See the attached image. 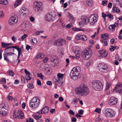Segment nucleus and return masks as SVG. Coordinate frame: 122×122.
Masks as SVG:
<instances>
[{
	"label": "nucleus",
	"mask_w": 122,
	"mask_h": 122,
	"mask_svg": "<svg viewBox=\"0 0 122 122\" xmlns=\"http://www.w3.org/2000/svg\"><path fill=\"white\" fill-rule=\"evenodd\" d=\"M12 48H15L16 50H17L18 51L19 50V47L18 46H11Z\"/></svg>",
	"instance_id": "13d9d810"
},
{
	"label": "nucleus",
	"mask_w": 122,
	"mask_h": 122,
	"mask_svg": "<svg viewBox=\"0 0 122 122\" xmlns=\"http://www.w3.org/2000/svg\"><path fill=\"white\" fill-rule=\"evenodd\" d=\"M30 89H32L34 88V86L32 84H29L27 86Z\"/></svg>",
	"instance_id": "5fc2aeb1"
},
{
	"label": "nucleus",
	"mask_w": 122,
	"mask_h": 122,
	"mask_svg": "<svg viewBox=\"0 0 122 122\" xmlns=\"http://www.w3.org/2000/svg\"><path fill=\"white\" fill-rule=\"evenodd\" d=\"M28 36V35L26 34H25L23 35L21 37V39L22 40H24L25 38Z\"/></svg>",
	"instance_id": "8fccbe9b"
},
{
	"label": "nucleus",
	"mask_w": 122,
	"mask_h": 122,
	"mask_svg": "<svg viewBox=\"0 0 122 122\" xmlns=\"http://www.w3.org/2000/svg\"><path fill=\"white\" fill-rule=\"evenodd\" d=\"M72 29L73 30L75 31H78L81 30V29H79L76 28H72Z\"/></svg>",
	"instance_id": "603ef678"
},
{
	"label": "nucleus",
	"mask_w": 122,
	"mask_h": 122,
	"mask_svg": "<svg viewBox=\"0 0 122 122\" xmlns=\"http://www.w3.org/2000/svg\"><path fill=\"white\" fill-rule=\"evenodd\" d=\"M87 5L89 7H91L93 5V2L91 0H87L86 2Z\"/></svg>",
	"instance_id": "393cba45"
},
{
	"label": "nucleus",
	"mask_w": 122,
	"mask_h": 122,
	"mask_svg": "<svg viewBox=\"0 0 122 122\" xmlns=\"http://www.w3.org/2000/svg\"><path fill=\"white\" fill-rule=\"evenodd\" d=\"M58 58L55 56H52L51 59L50 65L53 67H54L57 66L59 63Z\"/></svg>",
	"instance_id": "0eeeda50"
},
{
	"label": "nucleus",
	"mask_w": 122,
	"mask_h": 122,
	"mask_svg": "<svg viewBox=\"0 0 122 122\" xmlns=\"http://www.w3.org/2000/svg\"><path fill=\"white\" fill-rule=\"evenodd\" d=\"M111 85V83L108 82H107L106 84V87L105 88V90H108L110 88Z\"/></svg>",
	"instance_id": "7c9ffc66"
},
{
	"label": "nucleus",
	"mask_w": 122,
	"mask_h": 122,
	"mask_svg": "<svg viewBox=\"0 0 122 122\" xmlns=\"http://www.w3.org/2000/svg\"><path fill=\"white\" fill-rule=\"evenodd\" d=\"M8 72H9L10 76H13L15 75L14 72L12 71L9 70Z\"/></svg>",
	"instance_id": "e433bc0d"
},
{
	"label": "nucleus",
	"mask_w": 122,
	"mask_h": 122,
	"mask_svg": "<svg viewBox=\"0 0 122 122\" xmlns=\"http://www.w3.org/2000/svg\"><path fill=\"white\" fill-rule=\"evenodd\" d=\"M33 6L34 10L38 11H41L43 8L42 3L41 2H35L34 3Z\"/></svg>",
	"instance_id": "423d86ee"
},
{
	"label": "nucleus",
	"mask_w": 122,
	"mask_h": 122,
	"mask_svg": "<svg viewBox=\"0 0 122 122\" xmlns=\"http://www.w3.org/2000/svg\"><path fill=\"white\" fill-rule=\"evenodd\" d=\"M12 40L14 42H15L17 40L16 37L15 36H13L12 37Z\"/></svg>",
	"instance_id": "4d7b16f0"
},
{
	"label": "nucleus",
	"mask_w": 122,
	"mask_h": 122,
	"mask_svg": "<svg viewBox=\"0 0 122 122\" xmlns=\"http://www.w3.org/2000/svg\"><path fill=\"white\" fill-rule=\"evenodd\" d=\"M108 36V35L107 34H103L102 35L101 38H104V37H107Z\"/></svg>",
	"instance_id": "c03bdc74"
},
{
	"label": "nucleus",
	"mask_w": 122,
	"mask_h": 122,
	"mask_svg": "<svg viewBox=\"0 0 122 122\" xmlns=\"http://www.w3.org/2000/svg\"><path fill=\"white\" fill-rule=\"evenodd\" d=\"M95 111L96 112L98 113H101V109L100 108H97L95 110Z\"/></svg>",
	"instance_id": "a19ab883"
},
{
	"label": "nucleus",
	"mask_w": 122,
	"mask_h": 122,
	"mask_svg": "<svg viewBox=\"0 0 122 122\" xmlns=\"http://www.w3.org/2000/svg\"><path fill=\"white\" fill-rule=\"evenodd\" d=\"M118 48V47L117 46H111L110 47L109 49L111 51H113L115 49H117Z\"/></svg>",
	"instance_id": "c85d7f7f"
},
{
	"label": "nucleus",
	"mask_w": 122,
	"mask_h": 122,
	"mask_svg": "<svg viewBox=\"0 0 122 122\" xmlns=\"http://www.w3.org/2000/svg\"><path fill=\"white\" fill-rule=\"evenodd\" d=\"M11 46L8 47L6 48L4 51V53H7L10 52H14V48H12Z\"/></svg>",
	"instance_id": "6ab92c4d"
},
{
	"label": "nucleus",
	"mask_w": 122,
	"mask_h": 122,
	"mask_svg": "<svg viewBox=\"0 0 122 122\" xmlns=\"http://www.w3.org/2000/svg\"><path fill=\"white\" fill-rule=\"evenodd\" d=\"M57 78L58 79H59V80L61 81V83H62L63 82V81H62V80L63 78V74L59 73L57 74Z\"/></svg>",
	"instance_id": "aec40b11"
},
{
	"label": "nucleus",
	"mask_w": 122,
	"mask_h": 122,
	"mask_svg": "<svg viewBox=\"0 0 122 122\" xmlns=\"http://www.w3.org/2000/svg\"><path fill=\"white\" fill-rule=\"evenodd\" d=\"M116 92L117 93H120L122 95V89L117 90Z\"/></svg>",
	"instance_id": "e2e57ef3"
},
{
	"label": "nucleus",
	"mask_w": 122,
	"mask_h": 122,
	"mask_svg": "<svg viewBox=\"0 0 122 122\" xmlns=\"http://www.w3.org/2000/svg\"><path fill=\"white\" fill-rule=\"evenodd\" d=\"M18 18L15 16H12L10 18L9 22L10 24L13 25L15 24L18 21Z\"/></svg>",
	"instance_id": "9d476101"
},
{
	"label": "nucleus",
	"mask_w": 122,
	"mask_h": 122,
	"mask_svg": "<svg viewBox=\"0 0 122 122\" xmlns=\"http://www.w3.org/2000/svg\"><path fill=\"white\" fill-rule=\"evenodd\" d=\"M24 71L25 73L26 74V76H29L30 75V72L27 71L26 69H25L24 70Z\"/></svg>",
	"instance_id": "a18cd8bd"
},
{
	"label": "nucleus",
	"mask_w": 122,
	"mask_h": 122,
	"mask_svg": "<svg viewBox=\"0 0 122 122\" xmlns=\"http://www.w3.org/2000/svg\"><path fill=\"white\" fill-rule=\"evenodd\" d=\"M78 113L79 115H82L84 113V111L82 110H80L78 112Z\"/></svg>",
	"instance_id": "3c124183"
},
{
	"label": "nucleus",
	"mask_w": 122,
	"mask_h": 122,
	"mask_svg": "<svg viewBox=\"0 0 122 122\" xmlns=\"http://www.w3.org/2000/svg\"><path fill=\"white\" fill-rule=\"evenodd\" d=\"M32 77L29 76H26L25 78L27 80H29L31 79Z\"/></svg>",
	"instance_id": "37998d69"
},
{
	"label": "nucleus",
	"mask_w": 122,
	"mask_h": 122,
	"mask_svg": "<svg viewBox=\"0 0 122 122\" xmlns=\"http://www.w3.org/2000/svg\"><path fill=\"white\" fill-rule=\"evenodd\" d=\"M115 27H116V25L115 24L111 25L109 26V28L110 30H113L114 29H115Z\"/></svg>",
	"instance_id": "c9c22d12"
},
{
	"label": "nucleus",
	"mask_w": 122,
	"mask_h": 122,
	"mask_svg": "<svg viewBox=\"0 0 122 122\" xmlns=\"http://www.w3.org/2000/svg\"><path fill=\"white\" fill-rule=\"evenodd\" d=\"M52 15L48 13L46 15L45 18L46 20L48 21H51L53 20L52 18Z\"/></svg>",
	"instance_id": "a211bd4d"
},
{
	"label": "nucleus",
	"mask_w": 122,
	"mask_h": 122,
	"mask_svg": "<svg viewBox=\"0 0 122 122\" xmlns=\"http://www.w3.org/2000/svg\"><path fill=\"white\" fill-rule=\"evenodd\" d=\"M81 19L83 23L84 24H86L87 23H88V22H87L88 18L86 16H83L81 18Z\"/></svg>",
	"instance_id": "a878e982"
},
{
	"label": "nucleus",
	"mask_w": 122,
	"mask_h": 122,
	"mask_svg": "<svg viewBox=\"0 0 122 122\" xmlns=\"http://www.w3.org/2000/svg\"><path fill=\"white\" fill-rule=\"evenodd\" d=\"M22 0H17L14 4V7L16 8L21 3Z\"/></svg>",
	"instance_id": "bb28decb"
},
{
	"label": "nucleus",
	"mask_w": 122,
	"mask_h": 122,
	"mask_svg": "<svg viewBox=\"0 0 122 122\" xmlns=\"http://www.w3.org/2000/svg\"><path fill=\"white\" fill-rule=\"evenodd\" d=\"M40 102V100L38 97H34L30 102V107L33 108H36L39 106Z\"/></svg>",
	"instance_id": "f03ea898"
},
{
	"label": "nucleus",
	"mask_w": 122,
	"mask_h": 122,
	"mask_svg": "<svg viewBox=\"0 0 122 122\" xmlns=\"http://www.w3.org/2000/svg\"><path fill=\"white\" fill-rule=\"evenodd\" d=\"M4 105L3 104L0 105V114L4 116L6 115L7 112L5 110V108L4 106Z\"/></svg>",
	"instance_id": "f8f14e48"
},
{
	"label": "nucleus",
	"mask_w": 122,
	"mask_h": 122,
	"mask_svg": "<svg viewBox=\"0 0 122 122\" xmlns=\"http://www.w3.org/2000/svg\"><path fill=\"white\" fill-rule=\"evenodd\" d=\"M72 69L74 71H76L79 74H80L81 71V69L79 66H76L73 68Z\"/></svg>",
	"instance_id": "412c9836"
},
{
	"label": "nucleus",
	"mask_w": 122,
	"mask_h": 122,
	"mask_svg": "<svg viewBox=\"0 0 122 122\" xmlns=\"http://www.w3.org/2000/svg\"><path fill=\"white\" fill-rule=\"evenodd\" d=\"M13 99V97H12L10 96H9L8 97V100L10 101H11Z\"/></svg>",
	"instance_id": "864d4df0"
},
{
	"label": "nucleus",
	"mask_w": 122,
	"mask_h": 122,
	"mask_svg": "<svg viewBox=\"0 0 122 122\" xmlns=\"http://www.w3.org/2000/svg\"><path fill=\"white\" fill-rule=\"evenodd\" d=\"M107 17H108L110 19H113V15L109 13L108 15H107Z\"/></svg>",
	"instance_id": "79ce46f5"
},
{
	"label": "nucleus",
	"mask_w": 122,
	"mask_h": 122,
	"mask_svg": "<svg viewBox=\"0 0 122 122\" xmlns=\"http://www.w3.org/2000/svg\"><path fill=\"white\" fill-rule=\"evenodd\" d=\"M49 109V107L47 106L45 107L37 113L39 114H46L48 112Z\"/></svg>",
	"instance_id": "2eb2a0df"
},
{
	"label": "nucleus",
	"mask_w": 122,
	"mask_h": 122,
	"mask_svg": "<svg viewBox=\"0 0 122 122\" xmlns=\"http://www.w3.org/2000/svg\"><path fill=\"white\" fill-rule=\"evenodd\" d=\"M48 58L47 57H46L44 59L43 61L44 63H46L48 60Z\"/></svg>",
	"instance_id": "774afa93"
},
{
	"label": "nucleus",
	"mask_w": 122,
	"mask_h": 122,
	"mask_svg": "<svg viewBox=\"0 0 122 122\" xmlns=\"http://www.w3.org/2000/svg\"><path fill=\"white\" fill-rule=\"evenodd\" d=\"M1 45L3 48H5L8 46V43H5L3 42L2 43Z\"/></svg>",
	"instance_id": "72a5a7b5"
},
{
	"label": "nucleus",
	"mask_w": 122,
	"mask_h": 122,
	"mask_svg": "<svg viewBox=\"0 0 122 122\" xmlns=\"http://www.w3.org/2000/svg\"><path fill=\"white\" fill-rule=\"evenodd\" d=\"M99 52V54L98 55L99 57H105L107 56L108 53L106 51L102 50H100Z\"/></svg>",
	"instance_id": "dca6fc26"
},
{
	"label": "nucleus",
	"mask_w": 122,
	"mask_h": 122,
	"mask_svg": "<svg viewBox=\"0 0 122 122\" xmlns=\"http://www.w3.org/2000/svg\"><path fill=\"white\" fill-rule=\"evenodd\" d=\"M92 53L91 50L90 49H88L82 53V57L84 60L88 59L91 56Z\"/></svg>",
	"instance_id": "20e7f679"
},
{
	"label": "nucleus",
	"mask_w": 122,
	"mask_h": 122,
	"mask_svg": "<svg viewBox=\"0 0 122 122\" xmlns=\"http://www.w3.org/2000/svg\"><path fill=\"white\" fill-rule=\"evenodd\" d=\"M47 84L48 85L51 86L52 85V83L51 81H48L46 82Z\"/></svg>",
	"instance_id": "052dcab7"
},
{
	"label": "nucleus",
	"mask_w": 122,
	"mask_h": 122,
	"mask_svg": "<svg viewBox=\"0 0 122 122\" xmlns=\"http://www.w3.org/2000/svg\"><path fill=\"white\" fill-rule=\"evenodd\" d=\"M92 85L93 89L97 91H101L103 87L102 83L99 80L93 81Z\"/></svg>",
	"instance_id": "7ed1b4c3"
},
{
	"label": "nucleus",
	"mask_w": 122,
	"mask_h": 122,
	"mask_svg": "<svg viewBox=\"0 0 122 122\" xmlns=\"http://www.w3.org/2000/svg\"><path fill=\"white\" fill-rule=\"evenodd\" d=\"M102 16L104 18V20H106V17H107V15L105 14L104 13H102Z\"/></svg>",
	"instance_id": "6e6d98bb"
},
{
	"label": "nucleus",
	"mask_w": 122,
	"mask_h": 122,
	"mask_svg": "<svg viewBox=\"0 0 122 122\" xmlns=\"http://www.w3.org/2000/svg\"><path fill=\"white\" fill-rule=\"evenodd\" d=\"M41 115H36L35 116V118L36 120L37 121L39 119L41 118Z\"/></svg>",
	"instance_id": "4c0bfd02"
},
{
	"label": "nucleus",
	"mask_w": 122,
	"mask_h": 122,
	"mask_svg": "<svg viewBox=\"0 0 122 122\" xmlns=\"http://www.w3.org/2000/svg\"><path fill=\"white\" fill-rule=\"evenodd\" d=\"M0 4L6 5L8 4V2L6 0H0Z\"/></svg>",
	"instance_id": "c756f323"
},
{
	"label": "nucleus",
	"mask_w": 122,
	"mask_h": 122,
	"mask_svg": "<svg viewBox=\"0 0 122 122\" xmlns=\"http://www.w3.org/2000/svg\"><path fill=\"white\" fill-rule=\"evenodd\" d=\"M44 56L45 55L44 53H41L40 54H39L36 57L37 58L42 59L44 57Z\"/></svg>",
	"instance_id": "cd10ccee"
},
{
	"label": "nucleus",
	"mask_w": 122,
	"mask_h": 122,
	"mask_svg": "<svg viewBox=\"0 0 122 122\" xmlns=\"http://www.w3.org/2000/svg\"><path fill=\"white\" fill-rule=\"evenodd\" d=\"M79 51V50H75L74 53L76 54V56L77 59H78L80 57V54L78 53Z\"/></svg>",
	"instance_id": "2f4dec72"
},
{
	"label": "nucleus",
	"mask_w": 122,
	"mask_h": 122,
	"mask_svg": "<svg viewBox=\"0 0 122 122\" xmlns=\"http://www.w3.org/2000/svg\"><path fill=\"white\" fill-rule=\"evenodd\" d=\"M26 49L27 51H28L29 49H32L31 48L30 46L29 45H27L26 47Z\"/></svg>",
	"instance_id": "680f3d73"
},
{
	"label": "nucleus",
	"mask_w": 122,
	"mask_h": 122,
	"mask_svg": "<svg viewBox=\"0 0 122 122\" xmlns=\"http://www.w3.org/2000/svg\"><path fill=\"white\" fill-rule=\"evenodd\" d=\"M98 67H99V70L100 71L103 72H106L107 71V66L104 65L103 66L102 64H98Z\"/></svg>",
	"instance_id": "9b49d317"
},
{
	"label": "nucleus",
	"mask_w": 122,
	"mask_h": 122,
	"mask_svg": "<svg viewBox=\"0 0 122 122\" xmlns=\"http://www.w3.org/2000/svg\"><path fill=\"white\" fill-rule=\"evenodd\" d=\"M82 37L81 35H78L75 37L76 39L77 40H82Z\"/></svg>",
	"instance_id": "473e14b6"
},
{
	"label": "nucleus",
	"mask_w": 122,
	"mask_h": 122,
	"mask_svg": "<svg viewBox=\"0 0 122 122\" xmlns=\"http://www.w3.org/2000/svg\"><path fill=\"white\" fill-rule=\"evenodd\" d=\"M46 73L48 75H50L51 74V71L50 70V69L48 70L47 71Z\"/></svg>",
	"instance_id": "0e129e2a"
},
{
	"label": "nucleus",
	"mask_w": 122,
	"mask_h": 122,
	"mask_svg": "<svg viewBox=\"0 0 122 122\" xmlns=\"http://www.w3.org/2000/svg\"><path fill=\"white\" fill-rule=\"evenodd\" d=\"M117 102V98L114 97H112L110 99L109 103L110 105H112L116 104Z\"/></svg>",
	"instance_id": "4468645a"
},
{
	"label": "nucleus",
	"mask_w": 122,
	"mask_h": 122,
	"mask_svg": "<svg viewBox=\"0 0 122 122\" xmlns=\"http://www.w3.org/2000/svg\"><path fill=\"white\" fill-rule=\"evenodd\" d=\"M76 92L80 93L82 95L86 96L89 94V90L88 87L84 83H81L80 86L75 89Z\"/></svg>",
	"instance_id": "f257e3e1"
},
{
	"label": "nucleus",
	"mask_w": 122,
	"mask_h": 122,
	"mask_svg": "<svg viewBox=\"0 0 122 122\" xmlns=\"http://www.w3.org/2000/svg\"><path fill=\"white\" fill-rule=\"evenodd\" d=\"M71 121L73 122H76V118L73 117L71 118Z\"/></svg>",
	"instance_id": "bf43d9fd"
},
{
	"label": "nucleus",
	"mask_w": 122,
	"mask_h": 122,
	"mask_svg": "<svg viewBox=\"0 0 122 122\" xmlns=\"http://www.w3.org/2000/svg\"><path fill=\"white\" fill-rule=\"evenodd\" d=\"M64 40L62 39H58L55 41L54 43V44L56 45H62L64 44L65 43Z\"/></svg>",
	"instance_id": "ddd939ff"
},
{
	"label": "nucleus",
	"mask_w": 122,
	"mask_h": 122,
	"mask_svg": "<svg viewBox=\"0 0 122 122\" xmlns=\"http://www.w3.org/2000/svg\"><path fill=\"white\" fill-rule=\"evenodd\" d=\"M14 53H11L10 52L7 53H4V60L7 62H9V59L7 58L8 56H11Z\"/></svg>",
	"instance_id": "f3484780"
},
{
	"label": "nucleus",
	"mask_w": 122,
	"mask_h": 122,
	"mask_svg": "<svg viewBox=\"0 0 122 122\" xmlns=\"http://www.w3.org/2000/svg\"><path fill=\"white\" fill-rule=\"evenodd\" d=\"M31 43L33 45L34 44L37 42V40L36 39L34 38V39H32Z\"/></svg>",
	"instance_id": "de8ad7c7"
},
{
	"label": "nucleus",
	"mask_w": 122,
	"mask_h": 122,
	"mask_svg": "<svg viewBox=\"0 0 122 122\" xmlns=\"http://www.w3.org/2000/svg\"><path fill=\"white\" fill-rule=\"evenodd\" d=\"M105 114L106 117L109 118H112L115 115L113 111L108 108L106 109L105 111Z\"/></svg>",
	"instance_id": "6e6552de"
},
{
	"label": "nucleus",
	"mask_w": 122,
	"mask_h": 122,
	"mask_svg": "<svg viewBox=\"0 0 122 122\" xmlns=\"http://www.w3.org/2000/svg\"><path fill=\"white\" fill-rule=\"evenodd\" d=\"M15 113L13 114V116L14 117H17L19 119H23L24 118V116L23 115H21L19 113V114H15Z\"/></svg>",
	"instance_id": "b1692460"
},
{
	"label": "nucleus",
	"mask_w": 122,
	"mask_h": 122,
	"mask_svg": "<svg viewBox=\"0 0 122 122\" xmlns=\"http://www.w3.org/2000/svg\"><path fill=\"white\" fill-rule=\"evenodd\" d=\"M98 17V15L95 14L91 15L88 18L87 22H88L91 24H94L97 21Z\"/></svg>",
	"instance_id": "39448f33"
},
{
	"label": "nucleus",
	"mask_w": 122,
	"mask_h": 122,
	"mask_svg": "<svg viewBox=\"0 0 122 122\" xmlns=\"http://www.w3.org/2000/svg\"><path fill=\"white\" fill-rule=\"evenodd\" d=\"M56 79L57 77L56 76L54 77L53 79V83H55L56 85H58L59 83H61V81L59 80V79H58V81H56Z\"/></svg>",
	"instance_id": "4be33fe9"
},
{
	"label": "nucleus",
	"mask_w": 122,
	"mask_h": 122,
	"mask_svg": "<svg viewBox=\"0 0 122 122\" xmlns=\"http://www.w3.org/2000/svg\"><path fill=\"white\" fill-rule=\"evenodd\" d=\"M107 4V1L106 0H104L102 1V5L103 6H105Z\"/></svg>",
	"instance_id": "09e8293b"
},
{
	"label": "nucleus",
	"mask_w": 122,
	"mask_h": 122,
	"mask_svg": "<svg viewBox=\"0 0 122 122\" xmlns=\"http://www.w3.org/2000/svg\"><path fill=\"white\" fill-rule=\"evenodd\" d=\"M79 99H77L76 98H74L72 102H74V103H76L78 102Z\"/></svg>",
	"instance_id": "49530a36"
},
{
	"label": "nucleus",
	"mask_w": 122,
	"mask_h": 122,
	"mask_svg": "<svg viewBox=\"0 0 122 122\" xmlns=\"http://www.w3.org/2000/svg\"><path fill=\"white\" fill-rule=\"evenodd\" d=\"M122 86V85L121 83L118 84L116 86L115 88L113 89V91H117V90H120V89L121 88Z\"/></svg>",
	"instance_id": "5701e85b"
},
{
	"label": "nucleus",
	"mask_w": 122,
	"mask_h": 122,
	"mask_svg": "<svg viewBox=\"0 0 122 122\" xmlns=\"http://www.w3.org/2000/svg\"><path fill=\"white\" fill-rule=\"evenodd\" d=\"M37 75L38 77H40L41 79H43V77H44V76L41 73H37Z\"/></svg>",
	"instance_id": "ea45409f"
},
{
	"label": "nucleus",
	"mask_w": 122,
	"mask_h": 122,
	"mask_svg": "<svg viewBox=\"0 0 122 122\" xmlns=\"http://www.w3.org/2000/svg\"><path fill=\"white\" fill-rule=\"evenodd\" d=\"M79 74L72 69L70 73V76L71 78L74 80H76L78 78Z\"/></svg>",
	"instance_id": "1a4fd4ad"
},
{
	"label": "nucleus",
	"mask_w": 122,
	"mask_h": 122,
	"mask_svg": "<svg viewBox=\"0 0 122 122\" xmlns=\"http://www.w3.org/2000/svg\"><path fill=\"white\" fill-rule=\"evenodd\" d=\"M82 37H81L82 40L84 41H86L87 40V38L85 35H82Z\"/></svg>",
	"instance_id": "f704fd0d"
},
{
	"label": "nucleus",
	"mask_w": 122,
	"mask_h": 122,
	"mask_svg": "<svg viewBox=\"0 0 122 122\" xmlns=\"http://www.w3.org/2000/svg\"><path fill=\"white\" fill-rule=\"evenodd\" d=\"M37 82L38 85H41V83L40 80L37 79Z\"/></svg>",
	"instance_id": "69168bd1"
},
{
	"label": "nucleus",
	"mask_w": 122,
	"mask_h": 122,
	"mask_svg": "<svg viewBox=\"0 0 122 122\" xmlns=\"http://www.w3.org/2000/svg\"><path fill=\"white\" fill-rule=\"evenodd\" d=\"M79 25L81 27H82L84 26V24L82 22H79Z\"/></svg>",
	"instance_id": "338daca9"
},
{
	"label": "nucleus",
	"mask_w": 122,
	"mask_h": 122,
	"mask_svg": "<svg viewBox=\"0 0 122 122\" xmlns=\"http://www.w3.org/2000/svg\"><path fill=\"white\" fill-rule=\"evenodd\" d=\"M22 10H23L24 11H26V10L27 12H24V13L23 14V15H26L28 14V10H27L26 9L25 7H23Z\"/></svg>",
	"instance_id": "58836bf2"
}]
</instances>
